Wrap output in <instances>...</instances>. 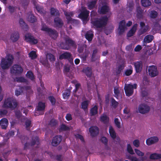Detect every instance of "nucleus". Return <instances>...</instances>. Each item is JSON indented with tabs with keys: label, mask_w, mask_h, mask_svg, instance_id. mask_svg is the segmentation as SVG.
<instances>
[{
	"label": "nucleus",
	"mask_w": 161,
	"mask_h": 161,
	"mask_svg": "<svg viewBox=\"0 0 161 161\" xmlns=\"http://www.w3.org/2000/svg\"><path fill=\"white\" fill-rule=\"evenodd\" d=\"M97 50L95 49L93 50L91 56V61L95 62L97 59L98 56L97 55Z\"/></svg>",
	"instance_id": "e433bc0d"
},
{
	"label": "nucleus",
	"mask_w": 161,
	"mask_h": 161,
	"mask_svg": "<svg viewBox=\"0 0 161 161\" xmlns=\"http://www.w3.org/2000/svg\"><path fill=\"white\" fill-rule=\"evenodd\" d=\"M127 152L131 154H134V152L130 144H128L127 145Z\"/></svg>",
	"instance_id": "6e6d98bb"
},
{
	"label": "nucleus",
	"mask_w": 161,
	"mask_h": 161,
	"mask_svg": "<svg viewBox=\"0 0 161 161\" xmlns=\"http://www.w3.org/2000/svg\"><path fill=\"white\" fill-rule=\"evenodd\" d=\"M31 124V121L30 120H27L25 123V127L27 129V130H29V127L30 125Z\"/></svg>",
	"instance_id": "e2e57ef3"
},
{
	"label": "nucleus",
	"mask_w": 161,
	"mask_h": 161,
	"mask_svg": "<svg viewBox=\"0 0 161 161\" xmlns=\"http://www.w3.org/2000/svg\"><path fill=\"white\" fill-rule=\"evenodd\" d=\"M48 99L52 103V105H54L55 104L56 99L53 96L48 97Z\"/></svg>",
	"instance_id": "4d7b16f0"
},
{
	"label": "nucleus",
	"mask_w": 161,
	"mask_h": 161,
	"mask_svg": "<svg viewBox=\"0 0 161 161\" xmlns=\"http://www.w3.org/2000/svg\"><path fill=\"white\" fill-rule=\"evenodd\" d=\"M57 121L56 120L52 119L49 122V125L52 126H56L57 124Z\"/></svg>",
	"instance_id": "13d9d810"
},
{
	"label": "nucleus",
	"mask_w": 161,
	"mask_h": 161,
	"mask_svg": "<svg viewBox=\"0 0 161 161\" xmlns=\"http://www.w3.org/2000/svg\"><path fill=\"white\" fill-rule=\"evenodd\" d=\"M134 4L133 3L131 2L129 3L128 4V8L129 9L128 10L130 11H132L133 8H134Z\"/></svg>",
	"instance_id": "69168bd1"
},
{
	"label": "nucleus",
	"mask_w": 161,
	"mask_h": 161,
	"mask_svg": "<svg viewBox=\"0 0 161 161\" xmlns=\"http://www.w3.org/2000/svg\"><path fill=\"white\" fill-rule=\"evenodd\" d=\"M51 14L54 16H58L60 15V13L58 10L55 9L53 8H51L50 9Z\"/></svg>",
	"instance_id": "79ce46f5"
},
{
	"label": "nucleus",
	"mask_w": 161,
	"mask_h": 161,
	"mask_svg": "<svg viewBox=\"0 0 161 161\" xmlns=\"http://www.w3.org/2000/svg\"><path fill=\"white\" fill-rule=\"evenodd\" d=\"M40 142L39 138L37 136L32 137L31 138L30 142L27 143L26 142L24 145V149L26 150L29 149L31 147H33L34 145H36V147L38 148Z\"/></svg>",
	"instance_id": "39448f33"
},
{
	"label": "nucleus",
	"mask_w": 161,
	"mask_h": 161,
	"mask_svg": "<svg viewBox=\"0 0 161 161\" xmlns=\"http://www.w3.org/2000/svg\"><path fill=\"white\" fill-rule=\"evenodd\" d=\"M89 131L91 136L92 137H94L98 134L99 128L96 126H91L89 129Z\"/></svg>",
	"instance_id": "a211bd4d"
},
{
	"label": "nucleus",
	"mask_w": 161,
	"mask_h": 161,
	"mask_svg": "<svg viewBox=\"0 0 161 161\" xmlns=\"http://www.w3.org/2000/svg\"><path fill=\"white\" fill-rule=\"evenodd\" d=\"M70 93L71 91L69 89H66L64 90L62 94L63 98L65 99H68L70 97Z\"/></svg>",
	"instance_id": "72a5a7b5"
},
{
	"label": "nucleus",
	"mask_w": 161,
	"mask_h": 161,
	"mask_svg": "<svg viewBox=\"0 0 161 161\" xmlns=\"http://www.w3.org/2000/svg\"><path fill=\"white\" fill-rule=\"evenodd\" d=\"M25 40L27 42L30 43L36 44L38 43V40L35 39V37L30 33H27L25 36Z\"/></svg>",
	"instance_id": "9d476101"
},
{
	"label": "nucleus",
	"mask_w": 161,
	"mask_h": 161,
	"mask_svg": "<svg viewBox=\"0 0 161 161\" xmlns=\"http://www.w3.org/2000/svg\"><path fill=\"white\" fill-rule=\"evenodd\" d=\"M141 3L144 7H149L151 5V3L149 0H141Z\"/></svg>",
	"instance_id": "ea45409f"
},
{
	"label": "nucleus",
	"mask_w": 161,
	"mask_h": 161,
	"mask_svg": "<svg viewBox=\"0 0 161 161\" xmlns=\"http://www.w3.org/2000/svg\"><path fill=\"white\" fill-rule=\"evenodd\" d=\"M150 158L151 159H159L161 158V154L153 153L151 154L150 156Z\"/></svg>",
	"instance_id": "4c0bfd02"
},
{
	"label": "nucleus",
	"mask_w": 161,
	"mask_h": 161,
	"mask_svg": "<svg viewBox=\"0 0 161 161\" xmlns=\"http://www.w3.org/2000/svg\"><path fill=\"white\" fill-rule=\"evenodd\" d=\"M18 103L16 100L12 97H9L5 99L2 106L3 108H9L11 110L15 108Z\"/></svg>",
	"instance_id": "f03ea898"
},
{
	"label": "nucleus",
	"mask_w": 161,
	"mask_h": 161,
	"mask_svg": "<svg viewBox=\"0 0 161 161\" xmlns=\"http://www.w3.org/2000/svg\"><path fill=\"white\" fill-rule=\"evenodd\" d=\"M25 40L27 42L30 43L36 44L38 43V40L35 39V37L30 33H27L25 36Z\"/></svg>",
	"instance_id": "9b49d317"
},
{
	"label": "nucleus",
	"mask_w": 161,
	"mask_h": 161,
	"mask_svg": "<svg viewBox=\"0 0 161 161\" xmlns=\"http://www.w3.org/2000/svg\"><path fill=\"white\" fill-rule=\"evenodd\" d=\"M19 23L20 26L23 29L27 30L28 29V25L25 23L22 19H20Z\"/></svg>",
	"instance_id": "a19ab883"
},
{
	"label": "nucleus",
	"mask_w": 161,
	"mask_h": 161,
	"mask_svg": "<svg viewBox=\"0 0 161 161\" xmlns=\"http://www.w3.org/2000/svg\"><path fill=\"white\" fill-rule=\"evenodd\" d=\"M64 14L66 17L68 23L71 24H76L78 23V21L76 20L72 19L71 17H73L74 13L73 12H68L64 11Z\"/></svg>",
	"instance_id": "6e6552de"
},
{
	"label": "nucleus",
	"mask_w": 161,
	"mask_h": 161,
	"mask_svg": "<svg viewBox=\"0 0 161 161\" xmlns=\"http://www.w3.org/2000/svg\"><path fill=\"white\" fill-rule=\"evenodd\" d=\"M89 103V101L88 100L83 101L81 104V108L84 110L87 109Z\"/></svg>",
	"instance_id": "c03bdc74"
},
{
	"label": "nucleus",
	"mask_w": 161,
	"mask_h": 161,
	"mask_svg": "<svg viewBox=\"0 0 161 161\" xmlns=\"http://www.w3.org/2000/svg\"><path fill=\"white\" fill-rule=\"evenodd\" d=\"M62 137L60 135L56 136L53 137L52 144L53 146H58L61 142L62 140Z\"/></svg>",
	"instance_id": "f3484780"
},
{
	"label": "nucleus",
	"mask_w": 161,
	"mask_h": 161,
	"mask_svg": "<svg viewBox=\"0 0 161 161\" xmlns=\"http://www.w3.org/2000/svg\"><path fill=\"white\" fill-rule=\"evenodd\" d=\"M28 15L27 19L29 22L31 23H33L36 21V18L34 15L32 14L31 12H29L28 13Z\"/></svg>",
	"instance_id": "4be33fe9"
},
{
	"label": "nucleus",
	"mask_w": 161,
	"mask_h": 161,
	"mask_svg": "<svg viewBox=\"0 0 161 161\" xmlns=\"http://www.w3.org/2000/svg\"><path fill=\"white\" fill-rule=\"evenodd\" d=\"M65 42L61 44L62 48L64 49L69 50L70 48V46H73L75 45V42L68 36L65 38Z\"/></svg>",
	"instance_id": "0eeeda50"
},
{
	"label": "nucleus",
	"mask_w": 161,
	"mask_h": 161,
	"mask_svg": "<svg viewBox=\"0 0 161 161\" xmlns=\"http://www.w3.org/2000/svg\"><path fill=\"white\" fill-rule=\"evenodd\" d=\"M126 29L125 22V20H121L119 24L118 28V34L119 35H122Z\"/></svg>",
	"instance_id": "dca6fc26"
},
{
	"label": "nucleus",
	"mask_w": 161,
	"mask_h": 161,
	"mask_svg": "<svg viewBox=\"0 0 161 161\" xmlns=\"http://www.w3.org/2000/svg\"><path fill=\"white\" fill-rule=\"evenodd\" d=\"M137 24H134L130 30L127 33V36L128 37H130L132 36L135 33L137 28Z\"/></svg>",
	"instance_id": "5701e85b"
},
{
	"label": "nucleus",
	"mask_w": 161,
	"mask_h": 161,
	"mask_svg": "<svg viewBox=\"0 0 161 161\" xmlns=\"http://www.w3.org/2000/svg\"><path fill=\"white\" fill-rule=\"evenodd\" d=\"M69 130V128L66 126L65 125L62 124L61 125L59 129V131H66Z\"/></svg>",
	"instance_id": "5fc2aeb1"
},
{
	"label": "nucleus",
	"mask_w": 161,
	"mask_h": 161,
	"mask_svg": "<svg viewBox=\"0 0 161 161\" xmlns=\"http://www.w3.org/2000/svg\"><path fill=\"white\" fill-rule=\"evenodd\" d=\"M83 72L88 77L91 78L92 77V73L91 67H87L83 69Z\"/></svg>",
	"instance_id": "b1692460"
},
{
	"label": "nucleus",
	"mask_w": 161,
	"mask_h": 161,
	"mask_svg": "<svg viewBox=\"0 0 161 161\" xmlns=\"http://www.w3.org/2000/svg\"><path fill=\"white\" fill-rule=\"evenodd\" d=\"M93 36V32L91 31H87L85 34V38L89 42H91L92 40Z\"/></svg>",
	"instance_id": "bb28decb"
},
{
	"label": "nucleus",
	"mask_w": 161,
	"mask_h": 161,
	"mask_svg": "<svg viewBox=\"0 0 161 161\" xmlns=\"http://www.w3.org/2000/svg\"><path fill=\"white\" fill-rule=\"evenodd\" d=\"M97 13L96 11L94 10H92L91 12L90 16L91 18V19L94 20V17L96 16L97 15Z\"/></svg>",
	"instance_id": "680f3d73"
},
{
	"label": "nucleus",
	"mask_w": 161,
	"mask_h": 161,
	"mask_svg": "<svg viewBox=\"0 0 161 161\" xmlns=\"http://www.w3.org/2000/svg\"><path fill=\"white\" fill-rule=\"evenodd\" d=\"M101 141L105 145H107L108 140L106 137L104 136L102 137L101 138Z\"/></svg>",
	"instance_id": "0e129e2a"
},
{
	"label": "nucleus",
	"mask_w": 161,
	"mask_h": 161,
	"mask_svg": "<svg viewBox=\"0 0 161 161\" xmlns=\"http://www.w3.org/2000/svg\"><path fill=\"white\" fill-rule=\"evenodd\" d=\"M137 87V85L136 83L133 85L130 84H125L124 89L126 96L128 97L131 96L134 92V89H136Z\"/></svg>",
	"instance_id": "423d86ee"
},
{
	"label": "nucleus",
	"mask_w": 161,
	"mask_h": 161,
	"mask_svg": "<svg viewBox=\"0 0 161 161\" xmlns=\"http://www.w3.org/2000/svg\"><path fill=\"white\" fill-rule=\"evenodd\" d=\"M26 75L27 78L32 80H34L35 79L34 74L31 71H27Z\"/></svg>",
	"instance_id": "49530a36"
},
{
	"label": "nucleus",
	"mask_w": 161,
	"mask_h": 161,
	"mask_svg": "<svg viewBox=\"0 0 161 161\" xmlns=\"http://www.w3.org/2000/svg\"><path fill=\"white\" fill-rule=\"evenodd\" d=\"M13 59L14 57L12 55H9L7 59L2 58L1 64L2 69H8L11 65Z\"/></svg>",
	"instance_id": "20e7f679"
},
{
	"label": "nucleus",
	"mask_w": 161,
	"mask_h": 161,
	"mask_svg": "<svg viewBox=\"0 0 161 161\" xmlns=\"http://www.w3.org/2000/svg\"><path fill=\"white\" fill-rule=\"evenodd\" d=\"M47 57L50 61H55V58L54 56L51 53H48L47 55Z\"/></svg>",
	"instance_id": "3c124183"
},
{
	"label": "nucleus",
	"mask_w": 161,
	"mask_h": 161,
	"mask_svg": "<svg viewBox=\"0 0 161 161\" xmlns=\"http://www.w3.org/2000/svg\"><path fill=\"white\" fill-rule=\"evenodd\" d=\"M100 120L104 124L107 123L109 121V118L106 115L101 116L100 118Z\"/></svg>",
	"instance_id": "09e8293b"
},
{
	"label": "nucleus",
	"mask_w": 161,
	"mask_h": 161,
	"mask_svg": "<svg viewBox=\"0 0 161 161\" xmlns=\"http://www.w3.org/2000/svg\"><path fill=\"white\" fill-rule=\"evenodd\" d=\"M132 70L130 69H127L125 70V74L127 76L130 75L132 73Z\"/></svg>",
	"instance_id": "338daca9"
},
{
	"label": "nucleus",
	"mask_w": 161,
	"mask_h": 161,
	"mask_svg": "<svg viewBox=\"0 0 161 161\" xmlns=\"http://www.w3.org/2000/svg\"><path fill=\"white\" fill-rule=\"evenodd\" d=\"M134 66L136 73H140L142 69V64L141 61L134 63Z\"/></svg>",
	"instance_id": "412c9836"
},
{
	"label": "nucleus",
	"mask_w": 161,
	"mask_h": 161,
	"mask_svg": "<svg viewBox=\"0 0 161 161\" xmlns=\"http://www.w3.org/2000/svg\"><path fill=\"white\" fill-rule=\"evenodd\" d=\"M133 144L135 147H138L140 145V142L139 140L137 139L135 140L133 142Z\"/></svg>",
	"instance_id": "774afa93"
},
{
	"label": "nucleus",
	"mask_w": 161,
	"mask_h": 161,
	"mask_svg": "<svg viewBox=\"0 0 161 161\" xmlns=\"http://www.w3.org/2000/svg\"><path fill=\"white\" fill-rule=\"evenodd\" d=\"M71 56V54L70 53L66 52L61 54L59 57V58L62 60L63 59H69Z\"/></svg>",
	"instance_id": "cd10ccee"
},
{
	"label": "nucleus",
	"mask_w": 161,
	"mask_h": 161,
	"mask_svg": "<svg viewBox=\"0 0 161 161\" xmlns=\"http://www.w3.org/2000/svg\"><path fill=\"white\" fill-rule=\"evenodd\" d=\"M97 0H92L88 3L87 7L89 9H93L97 4Z\"/></svg>",
	"instance_id": "473e14b6"
},
{
	"label": "nucleus",
	"mask_w": 161,
	"mask_h": 161,
	"mask_svg": "<svg viewBox=\"0 0 161 161\" xmlns=\"http://www.w3.org/2000/svg\"><path fill=\"white\" fill-rule=\"evenodd\" d=\"M19 38V35L18 32H15L11 35V39L13 42H15L17 41Z\"/></svg>",
	"instance_id": "c85d7f7f"
},
{
	"label": "nucleus",
	"mask_w": 161,
	"mask_h": 161,
	"mask_svg": "<svg viewBox=\"0 0 161 161\" xmlns=\"http://www.w3.org/2000/svg\"><path fill=\"white\" fill-rule=\"evenodd\" d=\"M149 26L146 25L145 27L140 28V29L138 31V35L141 36L146 33L148 30Z\"/></svg>",
	"instance_id": "c9c22d12"
},
{
	"label": "nucleus",
	"mask_w": 161,
	"mask_h": 161,
	"mask_svg": "<svg viewBox=\"0 0 161 161\" xmlns=\"http://www.w3.org/2000/svg\"><path fill=\"white\" fill-rule=\"evenodd\" d=\"M35 8L37 12L41 15L44 14L46 13V11L44 10L43 7L39 4H37L35 6Z\"/></svg>",
	"instance_id": "c756f323"
},
{
	"label": "nucleus",
	"mask_w": 161,
	"mask_h": 161,
	"mask_svg": "<svg viewBox=\"0 0 161 161\" xmlns=\"http://www.w3.org/2000/svg\"><path fill=\"white\" fill-rule=\"evenodd\" d=\"M114 122L115 124L117 127L119 128H121L120 123V122L119 121V119L118 118H115L114 119Z\"/></svg>",
	"instance_id": "bf43d9fd"
},
{
	"label": "nucleus",
	"mask_w": 161,
	"mask_h": 161,
	"mask_svg": "<svg viewBox=\"0 0 161 161\" xmlns=\"http://www.w3.org/2000/svg\"><path fill=\"white\" fill-rule=\"evenodd\" d=\"M41 30L46 31L50 38L54 40H55L58 36V33L56 30L47 26H42Z\"/></svg>",
	"instance_id": "7ed1b4c3"
},
{
	"label": "nucleus",
	"mask_w": 161,
	"mask_h": 161,
	"mask_svg": "<svg viewBox=\"0 0 161 161\" xmlns=\"http://www.w3.org/2000/svg\"><path fill=\"white\" fill-rule=\"evenodd\" d=\"M54 21L56 27L59 28L62 27L63 25L62 20L59 17L55 18Z\"/></svg>",
	"instance_id": "a878e982"
},
{
	"label": "nucleus",
	"mask_w": 161,
	"mask_h": 161,
	"mask_svg": "<svg viewBox=\"0 0 161 161\" xmlns=\"http://www.w3.org/2000/svg\"><path fill=\"white\" fill-rule=\"evenodd\" d=\"M108 19L106 15L100 18H95L92 21L91 23L95 27L101 28L105 27L107 25Z\"/></svg>",
	"instance_id": "f257e3e1"
},
{
	"label": "nucleus",
	"mask_w": 161,
	"mask_h": 161,
	"mask_svg": "<svg viewBox=\"0 0 161 161\" xmlns=\"http://www.w3.org/2000/svg\"><path fill=\"white\" fill-rule=\"evenodd\" d=\"M158 138L157 136H153L148 138L146 141V143L148 145H150L158 142Z\"/></svg>",
	"instance_id": "6ab92c4d"
},
{
	"label": "nucleus",
	"mask_w": 161,
	"mask_h": 161,
	"mask_svg": "<svg viewBox=\"0 0 161 161\" xmlns=\"http://www.w3.org/2000/svg\"><path fill=\"white\" fill-rule=\"evenodd\" d=\"M109 11L110 8L108 6L105 4L103 5L102 6L98 8L97 12L100 14H105L108 13Z\"/></svg>",
	"instance_id": "2eb2a0df"
},
{
	"label": "nucleus",
	"mask_w": 161,
	"mask_h": 161,
	"mask_svg": "<svg viewBox=\"0 0 161 161\" xmlns=\"http://www.w3.org/2000/svg\"><path fill=\"white\" fill-rule=\"evenodd\" d=\"M45 108V103L42 102H40L38 103L36 109V111H42V114H40L42 115L44 114L43 111L44 110Z\"/></svg>",
	"instance_id": "aec40b11"
},
{
	"label": "nucleus",
	"mask_w": 161,
	"mask_h": 161,
	"mask_svg": "<svg viewBox=\"0 0 161 161\" xmlns=\"http://www.w3.org/2000/svg\"><path fill=\"white\" fill-rule=\"evenodd\" d=\"M124 66L122 64H120L118 66L115 71V73L117 75L120 74L123 69Z\"/></svg>",
	"instance_id": "37998d69"
},
{
	"label": "nucleus",
	"mask_w": 161,
	"mask_h": 161,
	"mask_svg": "<svg viewBox=\"0 0 161 161\" xmlns=\"http://www.w3.org/2000/svg\"><path fill=\"white\" fill-rule=\"evenodd\" d=\"M84 50V46L83 45L78 46V52L79 53H81L83 52Z\"/></svg>",
	"instance_id": "052dcab7"
},
{
	"label": "nucleus",
	"mask_w": 161,
	"mask_h": 161,
	"mask_svg": "<svg viewBox=\"0 0 161 161\" xmlns=\"http://www.w3.org/2000/svg\"><path fill=\"white\" fill-rule=\"evenodd\" d=\"M23 71L22 67L20 65L16 64L14 65L10 69L11 73L15 75L20 74Z\"/></svg>",
	"instance_id": "1a4fd4ad"
},
{
	"label": "nucleus",
	"mask_w": 161,
	"mask_h": 161,
	"mask_svg": "<svg viewBox=\"0 0 161 161\" xmlns=\"http://www.w3.org/2000/svg\"><path fill=\"white\" fill-rule=\"evenodd\" d=\"M98 113V107L95 105L91 108L90 114L91 116H93L96 115Z\"/></svg>",
	"instance_id": "2f4dec72"
},
{
	"label": "nucleus",
	"mask_w": 161,
	"mask_h": 161,
	"mask_svg": "<svg viewBox=\"0 0 161 161\" xmlns=\"http://www.w3.org/2000/svg\"><path fill=\"white\" fill-rule=\"evenodd\" d=\"M111 100L112 106L113 108H116L118 106V103L113 97H112Z\"/></svg>",
	"instance_id": "a18cd8bd"
},
{
	"label": "nucleus",
	"mask_w": 161,
	"mask_h": 161,
	"mask_svg": "<svg viewBox=\"0 0 161 161\" xmlns=\"http://www.w3.org/2000/svg\"><path fill=\"white\" fill-rule=\"evenodd\" d=\"M150 107L145 104L140 105L138 108L139 112L142 114H144L148 113L150 110Z\"/></svg>",
	"instance_id": "4468645a"
},
{
	"label": "nucleus",
	"mask_w": 161,
	"mask_h": 161,
	"mask_svg": "<svg viewBox=\"0 0 161 161\" xmlns=\"http://www.w3.org/2000/svg\"><path fill=\"white\" fill-rule=\"evenodd\" d=\"M114 97L118 99L119 94V91L118 88L117 87H114Z\"/></svg>",
	"instance_id": "864d4df0"
},
{
	"label": "nucleus",
	"mask_w": 161,
	"mask_h": 161,
	"mask_svg": "<svg viewBox=\"0 0 161 161\" xmlns=\"http://www.w3.org/2000/svg\"><path fill=\"white\" fill-rule=\"evenodd\" d=\"M154 36L151 35H148L146 36L144 39V42L145 43H149L151 42L153 39Z\"/></svg>",
	"instance_id": "f704fd0d"
},
{
	"label": "nucleus",
	"mask_w": 161,
	"mask_h": 161,
	"mask_svg": "<svg viewBox=\"0 0 161 161\" xmlns=\"http://www.w3.org/2000/svg\"><path fill=\"white\" fill-rule=\"evenodd\" d=\"M90 11L86 9L81 11L79 15V17L84 22L87 21L88 19Z\"/></svg>",
	"instance_id": "ddd939ff"
},
{
	"label": "nucleus",
	"mask_w": 161,
	"mask_h": 161,
	"mask_svg": "<svg viewBox=\"0 0 161 161\" xmlns=\"http://www.w3.org/2000/svg\"><path fill=\"white\" fill-rule=\"evenodd\" d=\"M89 53L88 50L85 49V52L83 53L80 54V56L82 59V61L83 63H86V58L88 57Z\"/></svg>",
	"instance_id": "393cba45"
},
{
	"label": "nucleus",
	"mask_w": 161,
	"mask_h": 161,
	"mask_svg": "<svg viewBox=\"0 0 161 161\" xmlns=\"http://www.w3.org/2000/svg\"><path fill=\"white\" fill-rule=\"evenodd\" d=\"M149 75L151 77H154L157 76L158 73L157 67L155 65L149 66L148 69Z\"/></svg>",
	"instance_id": "f8f14e48"
},
{
	"label": "nucleus",
	"mask_w": 161,
	"mask_h": 161,
	"mask_svg": "<svg viewBox=\"0 0 161 161\" xmlns=\"http://www.w3.org/2000/svg\"><path fill=\"white\" fill-rule=\"evenodd\" d=\"M109 132L111 137L113 139H115L116 137V133L113 127L110 126L109 127Z\"/></svg>",
	"instance_id": "7c9ffc66"
},
{
	"label": "nucleus",
	"mask_w": 161,
	"mask_h": 161,
	"mask_svg": "<svg viewBox=\"0 0 161 161\" xmlns=\"http://www.w3.org/2000/svg\"><path fill=\"white\" fill-rule=\"evenodd\" d=\"M29 56L31 59H34L37 58V56L36 51H32L28 54Z\"/></svg>",
	"instance_id": "de8ad7c7"
},
{
	"label": "nucleus",
	"mask_w": 161,
	"mask_h": 161,
	"mask_svg": "<svg viewBox=\"0 0 161 161\" xmlns=\"http://www.w3.org/2000/svg\"><path fill=\"white\" fill-rule=\"evenodd\" d=\"M24 92V90H23V87H22L21 86H20L19 87L18 89H17L15 92V95L18 96L20 95L22 93H23Z\"/></svg>",
	"instance_id": "8fccbe9b"
},
{
	"label": "nucleus",
	"mask_w": 161,
	"mask_h": 161,
	"mask_svg": "<svg viewBox=\"0 0 161 161\" xmlns=\"http://www.w3.org/2000/svg\"><path fill=\"white\" fill-rule=\"evenodd\" d=\"M137 12V17L138 19H141L142 17V13L143 10L142 9V8L140 7H137L136 8Z\"/></svg>",
	"instance_id": "58836bf2"
},
{
	"label": "nucleus",
	"mask_w": 161,
	"mask_h": 161,
	"mask_svg": "<svg viewBox=\"0 0 161 161\" xmlns=\"http://www.w3.org/2000/svg\"><path fill=\"white\" fill-rule=\"evenodd\" d=\"M157 12L154 10L152 11L150 14V17L152 19H155L158 16Z\"/></svg>",
	"instance_id": "603ef678"
}]
</instances>
